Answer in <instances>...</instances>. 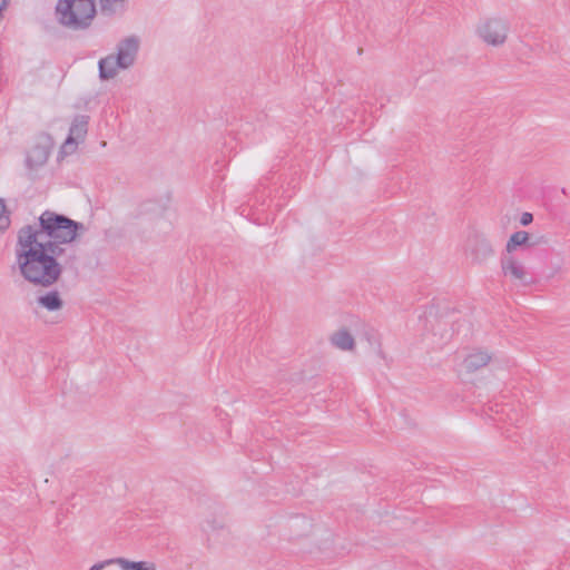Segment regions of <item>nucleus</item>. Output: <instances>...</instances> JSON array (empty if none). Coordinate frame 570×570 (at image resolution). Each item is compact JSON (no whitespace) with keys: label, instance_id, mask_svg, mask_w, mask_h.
I'll return each mask as SVG.
<instances>
[{"label":"nucleus","instance_id":"1","mask_svg":"<svg viewBox=\"0 0 570 570\" xmlns=\"http://www.w3.org/2000/svg\"><path fill=\"white\" fill-rule=\"evenodd\" d=\"M87 227L63 215L46 210L39 217V226H23L18 232L16 262L21 276L30 284L50 287L62 274L57 262L61 248L86 233Z\"/></svg>","mask_w":570,"mask_h":570},{"label":"nucleus","instance_id":"2","mask_svg":"<svg viewBox=\"0 0 570 570\" xmlns=\"http://www.w3.org/2000/svg\"><path fill=\"white\" fill-rule=\"evenodd\" d=\"M141 39L137 35L118 41L116 51L98 61L99 78L102 81L115 79L121 70L130 69L137 61Z\"/></svg>","mask_w":570,"mask_h":570},{"label":"nucleus","instance_id":"3","mask_svg":"<svg viewBox=\"0 0 570 570\" xmlns=\"http://www.w3.org/2000/svg\"><path fill=\"white\" fill-rule=\"evenodd\" d=\"M58 21L70 29H85L95 18L94 0H59L56 6Z\"/></svg>","mask_w":570,"mask_h":570},{"label":"nucleus","instance_id":"4","mask_svg":"<svg viewBox=\"0 0 570 570\" xmlns=\"http://www.w3.org/2000/svg\"><path fill=\"white\" fill-rule=\"evenodd\" d=\"M510 33L509 20L501 16L481 17L474 27V35L487 46L502 47Z\"/></svg>","mask_w":570,"mask_h":570},{"label":"nucleus","instance_id":"5","mask_svg":"<svg viewBox=\"0 0 570 570\" xmlns=\"http://www.w3.org/2000/svg\"><path fill=\"white\" fill-rule=\"evenodd\" d=\"M500 267L503 277L515 286H528L532 283L529 267L514 254H503L500 258Z\"/></svg>","mask_w":570,"mask_h":570},{"label":"nucleus","instance_id":"6","mask_svg":"<svg viewBox=\"0 0 570 570\" xmlns=\"http://www.w3.org/2000/svg\"><path fill=\"white\" fill-rule=\"evenodd\" d=\"M491 240L481 233L474 232L468 238L466 254L473 265H483L494 256Z\"/></svg>","mask_w":570,"mask_h":570},{"label":"nucleus","instance_id":"7","mask_svg":"<svg viewBox=\"0 0 570 570\" xmlns=\"http://www.w3.org/2000/svg\"><path fill=\"white\" fill-rule=\"evenodd\" d=\"M87 125L88 118L86 116H78L73 119L69 129V136L61 147L62 154L69 155L76 150L78 142L82 140L87 134Z\"/></svg>","mask_w":570,"mask_h":570},{"label":"nucleus","instance_id":"8","mask_svg":"<svg viewBox=\"0 0 570 570\" xmlns=\"http://www.w3.org/2000/svg\"><path fill=\"white\" fill-rule=\"evenodd\" d=\"M492 358L488 350L474 347L468 351L462 361V368L465 373H475L487 366Z\"/></svg>","mask_w":570,"mask_h":570},{"label":"nucleus","instance_id":"9","mask_svg":"<svg viewBox=\"0 0 570 570\" xmlns=\"http://www.w3.org/2000/svg\"><path fill=\"white\" fill-rule=\"evenodd\" d=\"M330 342L341 351H353L355 347V340L353 335L344 327L335 331L331 335Z\"/></svg>","mask_w":570,"mask_h":570},{"label":"nucleus","instance_id":"10","mask_svg":"<svg viewBox=\"0 0 570 570\" xmlns=\"http://www.w3.org/2000/svg\"><path fill=\"white\" fill-rule=\"evenodd\" d=\"M36 302L38 306L49 312H57L63 307V301L57 291H50L38 296Z\"/></svg>","mask_w":570,"mask_h":570},{"label":"nucleus","instance_id":"11","mask_svg":"<svg viewBox=\"0 0 570 570\" xmlns=\"http://www.w3.org/2000/svg\"><path fill=\"white\" fill-rule=\"evenodd\" d=\"M116 566H118L120 570H157L153 561H131L126 558H117Z\"/></svg>","mask_w":570,"mask_h":570},{"label":"nucleus","instance_id":"12","mask_svg":"<svg viewBox=\"0 0 570 570\" xmlns=\"http://www.w3.org/2000/svg\"><path fill=\"white\" fill-rule=\"evenodd\" d=\"M528 242H529V233L528 232L518 230V232L513 233L509 237V239L505 244L504 254H514V252L518 247L528 245Z\"/></svg>","mask_w":570,"mask_h":570},{"label":"nucleus","instance_id":"13","mask_svg":"<svg viewBox=\"0 0 570 570\" xmlns=\"http://www.w3.org/2000/svg\"><path fill=\"white\" fill-rule=\"evenodd\" d=\"M48 159V153L42 147H35L27 156V164L30 168L42 165Z\"/></svg>","mask_w":570,"mask_h":570},{"label":"nucleus","instance_id":"14","mask_svg":"<svg viewBox=\"0 0 570 570\" xmlns=\"http://www.w3.org/2000/svg\"><path fill=\"white\" fill-rule=\"evenodd\" d=\"M124 2L125 0H99L100 11L102 14L112 16L122 8Z\"/></svg>","mask_w":570,"mask_h":570},{"label":"nucleus","instance_id":"15","mask_svg":"<svg viewBox=\"0 0 570 570\" xmlns=\"http://www.w3.org/2000/svg\"><path fill=\"white\" fill-rule=\"evenodd\" d=\"M10 219L6 209V205L2 199H0V230H4L9 227Z\"/></svg>","mask_w":570,"mask_h":570},{"label":"nucleus","instance_id":"16","mask_svg":"<svg viewBox=\"0 0 570 570\" xmlns=\"http://www.w3.org/2000/svg\"><path fill=\"white\" fill-rule=\"evenodd\" d=\"M116 560H117V558L104 560L101 562H98V563H95L94 566H91L89 568V570H104L108 566L116 564Z\"/></svg>","mask_w":570,"mask_h":570},{"label":"nucleus","instance_id":"17","mask_svg":"<svg viewBox=\"0 0 570 570\" xmlns=\"http://www.w3.org/2000/svg\"><path fill=\"white\" fill-rule=\"evenodd\" d=\"M533 222V215L529 212H524L520 216V224L522 226H528Z\"/></svg>","mask_w":570,"mask_h":570},{"label":"nucleus","instance_id":"18","mask_svg":"<svg viewBox=\"0 0 570 570\" xmlns=\"http://www.w3.org/2000/svg\"><path fill=\"white\" fill-rule=\"evenodd\" d=\"M224 528V524L220 522V523H216V522H207L206 525H205V529L206 530H218V529H223Z\"/></svg>","mask_w":570,"mask_h":570}]
</instances>
